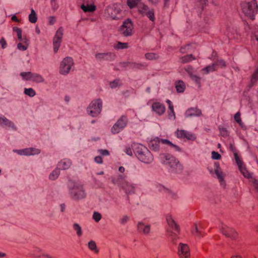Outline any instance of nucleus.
Wrapping results in <instances>:
<instances>
[{"instance_id":"obj_22","label":"nucleus","mask_w":258,"mask_h":258,"mask_svg":"<svg viewBox=\"0 0 258 258\" xmlns=\"http://www.w3.org/2000/svg\"><path fill=\"white\" fill-rule=\"evenodd\" d=\"M121 186L126 194H132L135 193V186L133 184L125 181L122 183Z\"/></svg>"},{"instance_id":"obj_42","label":"nucleus","mask_w":258,"mask_h":258,"mask_svg":"<svg viewBox=\"0 0 258 258\" xmlns=\"http://www.w3.org/2000/svg\"><path fill=\"white\" fill-rule=\"evenodd\" d=\"M32 75V73L31 72H22L20 73V76L23 80L25 81H31Z\"/></svg>"},{"instance_id":"obj_39","label":"nucleus","mask_w":258,"mask_h":258,"mask_svg":"<svg viewBox=\"0 0 258 258\" xmlns=\"http://www.w3.org/2000/svg\"><path fill=\"white\" fill-rule=\"evenodd\" d=\"M114 47L116 49H126L128 47V45L127 43H123L120 41H118L117 43L114 45Z\"/></svg>"},{"instance_id":"obj_50","label":"nucleus","mask_w":258,"mask_h":258,"mask_svg":"<svg viewBox=\"0 0 258 258\" xmlns=\"http://www.w3.org/2000/svg\"><path fill=\"white\" fill-rule=\"evenodd\" d=\"M219 130L220 131L221 135L223 137L225 138V137H228L229 136V133H228L227 130L226 128L223 127L219 126Z\"/></svg>"},{"instance_id":"obj_32","label":"nucleus","mask_w":258,"mask_h":258,"mask_svg":"<svg viewBox=\"0 0 258 258\" xmlns=\"http://www.w3.org/2000/svg\"><path fill=\"white\" fill-rule=\"evenodd\" d=\"M160 143H161L163 144H166L168 146L174 148L175 151H180L181 149L178 146L173 144L170 141L167 140V139H160Z\"/></svg>"},{"instance_id":"obj_18","label":"nucleus","mask_w":258,"mask_h":258,"mask_svg":"<svg viewBox=\"0 0 258 258\" xmlns=\"http://www.w3.org/2000/svg\"><path fill=\"white\" fill-rule=\"evenodd\" d=\"M72 163V161L70 159L65 158L58 162L57 168L59 170H66L71 167Z\"/></svg>"},{"instance_id":"obj_61","label":"nucleus","mask_w":258,"mask_h":258,"mask_svg":"<svg viewBox=\"0 0 258 258\" xmlns=\"http://www.w3.org/2000/svg\"><path fill=\"white\" fill-rule=\"evenodd\" d=\"M98 152L102 156H108L109 155V152L106 149H99Z\"/></svg>"},{"instance_id":"obj_28","label":"nucleus","mask_w":258,"mask_h":258,"mask_svg":"<svg viewBox=\"0 0 258 258\" xmlns=\"http://www.w3.org/2000/svg\"><path fill=\"white\" fill-rule=\"evenodd\" d=\"M81 8L85 12H93L96 10V7L94 4L87 5L85 6L83 4L81 6Z\"/></svg>"},{"instance_id":"obj_46","label":"nucleus","mask_w":258,"mask_h":258,"mask_svg":"<svg viewBox=\"0 0 258 258\" xmlns=\"http://www.w3.org/2000/svg\"><path fill=\"white\" fill-rule=\"evenodd\" d=\"M24 93L31 97H34L36 95L35 90L31 88H25L24 89Z\"/></svg>"},{"instance_id":"obj_6","label":"nucleus","mask_w":258,"mask_h":258,"mask_svg":"<svg viewBox=\"0 0 258 258\" xmlns=\"http://www.w3.org/2000/svg\"><path fill=\"white\" fill-rule=\"evenodd\" d=\"M128 119L127 115H121L111 128L112 134H117L123 131L127 126Z\"/></svg>"},{"instance_id":"obj_3","label":"nucleus","mask_w":258,"mask_h":258,"mask_svg":"<svg viewBox=\"0 0 258 258\" xmlns=\"http://www.w3.org/2000/svg\"><path fill=\"white\" fill-rule=\"evenodd\" d=\"M67 186L72 199L79 201L86 197V193L82 184L69 180Z\"/></svg>"},{"instance_id":"obj_36","label":"nucleus","mask_w":258,"mask_h":258,"mask_svg":"<svg viewBox=\"0 0 258 258\" xmlns=\"http://www.w3.org/2000/svg\"><path fill=\"white\" fill-rule=\"evenodd\" d=\"M29 21L31 23H35L37 21V16L33 9H31V13L29 15Z\"/></svg>"},{"instance_id":"obj_24","label":"nucleus","mask_w":258,"mask_h":258,"mask_svg":"<svg viewBox=\"0 0 258 258\" xmlns=\"http://www.w3.org/2000/svg\"><path fill=\"white\" fill-rule=\"evenodd\" d=\"M214 170L217 178L219 179V181L221 183L224 181V176L223 175V172L221 171L220 164L219 163H215L214 165Z\"/></svg>"},{"instance_id":"obj_5","label":"nucleus","mask_w":258,"mask_h":258,"mask_svg":"<svg viewBox=\"0 0 258 258\" xmlns=\"http://www.w3.org/2000/svg\"><path fill=\"white\" fill-rule=\"evenodd\" d=\"M102 101L100 99L93 100L87 108V111L92 117L99 115L102 110Z\"/></svg>"},{"instance_id":"obj_52","label":"nucleus","mask_w":258,"mask_h":258,"mask_svg":"<svg viewBox=\"0 0 258 258\" xmlns=\"http://www.w3.org/2000/svg\"><path fill=\"white\" fill-rule=\"evenodd\" d=\"M184 70L188 74L189 77H191L194 75V68L192 67V66L188 65L186 68H184Z\"/></svg>"},{"instance_id":"obj_58","label":"nucleus","mask_w":258,"mask_h":258,"mask_svg":"<svg viewBox=\"0 0 258 258\" xmlns=\"http://www.w3.org/2000/svg\"><path fill=\"white\" fill-rule=\"evenodd\" d=\"M212 158L215 160H220L221 158V156L218 152L213 151L212 152Z\"/></svg>"},{"instance_id":"obj_49","label":"nucleus","mask_w":258,"mask_h":258,"mask_svg":"<svg viewBox=\"0 0 258 258\" xmlns=\"http://www.w3.org/2000/svg\"><path fill=\"white\" fill-rule=\"evenodd\" d=\"M234 118L235 121L237 122L241 127H243V123L240 117V113L239 112H237L234 115Z\"/></svg>"},{"instance_id":"obj_15","label":"nucleus","mask_w":258,"mask_h":258,"mask_svg":"<svg viewBox=\"0 0 258 258\" xmlns=\"http://www.w3.org/2000/svg\"><path fill=\"white\" fill-rule=\"evenodd\" d=\"M153 111L155 112L158 115H162L165 111V105L158 102H154L152 105Z\"/></svg>"},{"instance_id":"obj_10","label":"nucleus","mask_w":258,"mask_h":258,"mask_svg":"<svg viewBox=\"0 0 258 258\" xmlns=\"http://www.w3.org/2000/svg\"><path fill=\"white\" fill-rule=\"evenodd\" d=\"M63 30L62 27L59 28L56 32L53 39V51L56 53L60 47L62 41Z\"/></svg>"},{"instance_id":"obj_17","label":"nucleus","mask_w":258,"mask_h":258,"mask_svg":"<svg viewBox=\"0 0 258 258\" xmlns=\"http://www.w3.org/2000/svg\"><path fill=\"white\" fill-rule=\"evenodd\" d=\"M202 115V111L198 107H191L185 112L186 117L200 116Z\"/></svg>"},{"instance_id":"obj_48","label":"nucleus","mask_w":258,"mask_h":258,"mask_svg":"<svg viewBox=\"0 0 258 258\" xmlns=\"http://www.w3.org/2000/svg\"><path fill=\"white\" fill-rule=\"evenodd\" d=\"M121 85L120 80L118 79H115L109 83V86L111 88H115L118 86H121Z\"/></svg>"},{"instance_id":"obj_45","label":"nucleus","mask_w":258,"mask_h":258,"mask_svg":"<svg viewBox=\"0 0 258 258\" xmlns=\"http://www.w3.org/2000/svg\"><path fill=\"white\" fill-rule=\"evenodd\" d=\"M150 21L154 22L155 20L154 11L153 9L149 10L148 12L145 14Z\"/></svg>"},{"instance_id":"obj_47","label":"nucleus","mask_w":258,"mask_h":258,"mask_svg":"<svg viewBox=\"0 0 258 258\" xmlns=\"http://www.w3.org/2000/svg\"><path fill=\"white\" fill-rule=\"evenodd\" d=\"M73 229L76 231L78 236L80 237L82 235V230L81 226L77 223L73 224Z\"/></svg>"},{"instance_id":"obj_21","label":"nucleus","mask_w":258,"mask_h":258,"mask_svg":"<svg viewBox=\"0 0 258 258\" xmlns=\"http://www.w3.org/2000/svg\"><path fill=\"white\" fill-rule=\"evenodd\" d=\"M196 44L190 43L185 45L181 46L179 48V52L182 54L187 53L192 49H195L196 48Z\"/></svg>"},{"instance_id":"obj_44","label":"nucleus","mask_w":258,"mask_h":258,"mask_svg":"<svg viewBox=\"0 0 258 258\" xmlns=\"http://www.w3.org/2000/svg\"><path fill=\"white\" fill-rule=\"evenodd\" d=\"M216 70V69L215 67L214 63H213L212 65L208 66L205 68L203 69L202 71L205 72V73L208 74L210 72H214Z\"/></svg>"},{"instance_id":"obj_34","label":"nucleus","mask_w":258,"mask_h":258,"mask_svg":"<svg viewBox=\"0 0 258 258\" xmlns=\"http://www.w3.org/2000/svg\"><path fill=\"white\" fill-rule=\"evenodd\" d=\"M241 173L243 174V175L247 178H250L251 175L248 172L247 170L245 165L243 163L240 165V167H238Z\"/></svg>"},{"instance_id":"obj_23","label":"nucleus","mask_w":258,"mask_h":258,"mask_svg":"<svg viewBox=\"0 0 258 258\" xmlns=\"http://www.w3.org/2000/svg\"><path fill=\"white\" fill-rule=\"evenodd\" d=\"M196 59L197 57L192 54H186L179 58V61L182 63H189Z\"/></svg>"},{"instance_id":"obj_51","label":"nucleus","mask_w":258,"mask_h":258,"mask_svg":"<svg viewBox=\"0 0 258 258\" xmlns=\"http://www.w3.org/2000/svg\"><path fill=\"white\" fill-rule=\"evenodd\" d=\"M215 67L216 68V66H219L221 68H225L226 66V62L223 59H219L213 63Z\"/></svg>"},{"instance_id":"obj_56","label":"nucleus","mask_w":258,"mask_h":258,"mask_svg":"<svg viewBox=\"0 0 258 258\" xmlns=\"http://www.w3.org/2000/svg\"><path fill=\"white\" fill-rule=\"evenodd\" d=\"M234 156L237 165H238V167H240V165L243 163L242 160L240 159L237 153H235Z\"/></svg>"},{"instance_id":"obj_9","label":"nucleus","mask_w":258,"mask_h":258,"mask_svg":"<svg viewBox=\"0 0 258 258\" xmlns=\"http://www.w3.org/2000/svg\"><path fill=\"white\" fill-rule=\"evenodd\" d=\"M133 24L131 19H127L123 22L120 28V33L125 37L133 35Z\"/></svg>"},{"instance_id":"obj_53","label":"nucleus","mask_w":258,"mask_h":258,"mask_svg":"<svg viewBox=\"0 0 258 258\" xmlns=\"http://www.w3.org/2000/svg\"><path fill=\"white\" fill-rule=\"evenodd\" d=\"M190 79L194 81L197 84H198L199 87H201V79L200 77H199V76H197V75H193L192 76H191V77H190Z\"/></svg>"},{"instance_id":"obj_33","label":"nucleus","mask_w":258,"mask_h":258,"mask_svg":"<svg viewBox=\"0 0 258 258\" xmlns=\"http://www.w3.org/2000/svg\"><path fill=\"white\" fill-rule=\"evenodd\" d=\"M241 173L243 174V175L247 178H250L251 175L248 172L247 170L245 165L243 163L240 165V167H238Z\"/></svg>"},{"instance_id":"obj_1","label":"nucleus","mask_w":258,"mask_h":258,"mask_svg":"<svg viewBox=\"0 0 258 258\" xmlns=\"http://www.w3.org/2000/svg\"><path fill=\"white\" fill-rule=\"evenodd\" d=\"M131 146L136 156L140 161L145 164H150L153 161V155L147 147L135 143H133Z\"/></svg>"},{"instance_id":"obj_7","label":"nucleus","mask_w":258,"mask_h":258,"mask_svg":"<svg viewBox=\"0 0 258 258\" xmlns=\"http://www.w3.org/2000/svg\"><path fill=\"white\" fill-rule=\"evenodd\" d=\"M166 221L170 227V229L167 230V232L169 235L174 236V238L175 239L180 232L179 226L170 215L166 216Z\"/></svg>"},{"instance_id":"obj_64","label":"nucleus","mask_w":258,"mask_h":258,"mask_svg":"<svg viewBox=\"0 0 258 258\" xmlns=\"http://www.w3.org/2000/svg\"><path fill=\"white\" fill-rule=\"evenodd\" d=\"M0 44L1 45L3 49H5L7 47V43L4 38H2L0 39Z\"/></svg>"},{"instance_id":"obj_4","label":"nucleus","mask_w":258,"mask_h":258,"mask_svg":"<svg viewBox=\"0 0 258 258\" xmlns=\"http://www.w3.org/2000/svg\"><path fill=\"white\" fill-rule=\"evenodd\" d=\"M243 13L251 20L255 19V15L258 12V6L256 0L250 2H243L241 4Z\"/></svg>"},{"instance_id":"obj_11","label":"nucleus","mask_w":258,"mask_h":258,"mask_svg":"<svg viewBox=\"0 0 258 258\" xmlns=\"http://www.w3.org/2000/svg\"><path fill=\"white\" fill-rule=\"evenodd\" d=\"M178 254L180 258H190V253L188 245L179 243L178 246Z\"/></svg>"},{"instance_id":"obj_29","label":"nucleus","mask_w":258,"mask_h":258,"mask_svg":"<svg viewBox=\"0 0 258 258\" xmlns=\"http://www.w3.org/2000/svg\"><path fill=\"white\" fill-rule=\"evenodd\" d=\"M192 233L197 236H204L203 228L201 226H198L197 224H195V228L192 230Z\"/></svg>"},{"instance_id":"obj_55","label":"nucleus","mask_w":258,"mask_h":258,"mask_svg":"<svg viewBox=\"0 0 258 258\" xmlns=\"http://www.w3.org/2000/svg\"><path fill=\"white\" fill-rule=\"evenodd\" d=\"M102 215L98 212H94L93 214V219L96 222H98L101 219Z\"/></svg>"},{"instance_id":"obj_43","label":"nucleus","mask_w":258,"mask_h":258,"mask_svg":"<svg viewBox=\"0 0 258 258\" xmlns=\"http://www.w3.org/2000/svg\"><path fill=\"white\" fill-rule=\"evenodd\" d=\"M130 64L132 69L138 70L144 69L146 67L145 64L141 63L132 62L130 63Z\"/></svg>"},{"instance_id":"obj_30","label":"nucleus","mask_w":258,"mask_h":258,"mask_svg":"<svg viewBox=\"0 0 258 258\" xmlns=\"http://www.w3.org/2000/svg\"><path fill=\"white\" fill-rule=\"evenodd\" d=\"M31 81L36 83H43L44 79L41 75L32 73Z\"/></svg>"},{"instance_id":"obj_26","label":"nucleus","mask_w":258,"mask_h":258,"mask_svg":"<svg viewBox=\"0 0 258 258\" xmlns=\"http://www.w3.org/2000/svg\"><path fill=\"white\" fill-rule=\"evenodd\" d=\"M24 155L29 156L39 154L40 153V150L34 148H29L24 149Z\"/></svg>"},{"instance_id":"obj_27","label":"nucleus","mask_w":258,"mask_h":258,"mask_svg":"<svg viewBox=\"0 0 258 258\" xmlns=\"http://www.w3.org/2000/svg\"><path fill=\"white\" fill-rule=\"evenodd\" d=\"M138 9L139 13L143 16H145V14L149 11L148 6L143 3L138 5Z\"/></svg>"},{"instance_id":"obj_57","label":"nucleus","mask_w":258,"mask_h":258,"mask_svg":"<svg viewBox=\"0 0 258 258\" xmlns=\"http://www.w3.org/2000/svg\"><path fill=\"white\" fill-rule=\"evenodd\" d=\"M28 47V45L25 44H23L21 42L17 44V48L20 50L24 51L26 50Z\"/></svg>"},{"instance_id":"obj_37","label":"nucleus","mask_w":258,"mask_h":258,"mask_svg":"<svg viewBox=\"0 0 258 258\" xmlns=\"http://www.w3.org/2000/svg\"><path fill=\"white\" fill-rule=\"evenodd\" d=\"M60 174V171L59 169L57 168L52 171L49 174V178L50 180H54L56 179Z\"/></svg>"},{"instance_id":"obj_38","label":"nucleus","mask_w":258,"mask_h":258,"mask_svg":"<svg viewBox=\"0 0 258 258\" xmlns=\"http://www.w3.org/2000/svg\"><path fill=\"white\" fill-rule=\"evenodd\" d=\"M141 0H127V5L131 9H132L135 7H136Z\"/></svg>"},{"instance_id":"obj_16","label":"nucleus","mask_w":258,"mask_h":258,"mask_svg":"<svg viewBox=\"0 0 258 258\" xmlns=\"http://www.w3.org/2000/svg\"><path fill=\"white\" fill-rule=\"evenodd\" d=\"M137 228L139 233L147 235L150 233L151 226L149 224H146L143 222H139Z\"/></svg>"},{"instance_id":"obj_12","label":"nucleus","mask_w":258,"mask_h":258,"mask_svg":"<svg viewBox=\"0 0 258 258\" xmlns=\"http://www.w3.org/2000/svg\"><path fill=\"white\" fill-rule=\"evenodd\" d=\"M176 135L178 139L187 140L194 141L196 137L194 134L183 130H177L176 132Z\"/></svg>"},{"instance_id":"obj_40","label":"nucleus","mask_w":258,"mask_h":258,"mask_svg":"<svg viewBox=\"0 0 258 258\" xmlns=\"http://www.w3.org/2000/svg\"><path fill=\"white\" fill-rule=\"evenodd\" d=\"M257 81H258V65L252 74L250 80L251 83L252 84H255Z\"/></svg>"},{"instance_id":"obj_63","label":"nucleus","mask_w":258,"mask_h":258,"mask_svg":"<svg viewBox=\"0 0 258 258\" xmlns=\"http://www.w3.org/2000/svg\"><path fill=\"white\" fill-rule=\"evenodd\" d=\"M168 118L170 119H173L174 120L176 118L175 117V113L174 111H168Z\"/></svg>"},{"instance_id":"obj_2","label":"nucleus","mask_w":258,"mask_h":258,"mask_svg":"<svg viewBox=\"0 0 258 258\" xmlns=\"http://www.w3.org/2000/svg\"><path fill=\"white\" fill-rule=\"evenodd\" d=\"M161 163L169 167L172 171L175 173H181L183 166L179 160L174 156L168 153H161L159 155Z\"/></svg>"},{"instance_id":"obj_60","label":"nucleus","mask_w":258,"mask_h":258,"mask_svg":"<svg viewBox=\"0 0 258 258\" xmlns=\"http://www.w3.org/2000/svg\"><path fill=\"white\" fill-rule=\"evenodd\" d=\"M251 182L253 184V186L256 191L258 192V179H256L255 178H252Z\"/></svg>"},{"instance_id":"obj_41","label":"nucleus","mask_w":258,"mask_h":258,"mask_svg":"<svg viewBox=\"0 0 258 258\" xmlns=\"http://www.w3.org/2000/svg\"><path fill=\"white\" fill-rule=\"evenodd\" d=\"M145 58L148 60H156L159 58L157 54L153 52L146 53L145 55Z\"/></svg>"},{"instance_id":"obj_13","label":"nucleus","mask_w":258,"mask_h":258,"mask_svg":"<svg viewBox=\"0 0 258 258\" xmlns=\"http://www.w3.org/2000/svg\"><path fill=\"white\" fill-rule=\"evenodd\" d=\"M221 231L222 234L227 237L235 239L237 236V233L235 230L226 225L222 224Z\"/></svg>"},{"instance_id":"obj_31","label":"nucleus","mask_w":258,"mask_h":258,"mask_svg":"<svg viewBox=\"0 0 258 258\" xmlns=\"http://www.w3.org/2000/svg\"><path fill=\"white\" fill-rule=\"evenodd\" d=\"M160 143H161L163 144H166L168 146L174 148L175 151H180L181 149L178 146L173 144L170 141L167 140V139H160Z\"/></svg>"},{"instance_id":"obj_8","label":"nucleus","mask_w":258,"mask_h":258,"mask_svg":"<svg viewBox=\"0 0 258 258\" xmlns=\"http://www.w3.org/2000/svg\"><path fill=\"white\" fill-rule=\"evenodd\" d=\"M74 65V61L72 57H66L61 61L60 65V74L66 75L69 74L72 67Z\"/></svg>"},{"instance_id":"obj_14","label":"nucleus","mask_w":258,"mask_h":258,"mask_svg":"<svg viewBox=\"0 0 258 258\" xmlns=\"http://www.w3.org/2000/svg\"><path fill=\"white\" fill-rule=\"evenodd\" d=\"M116 57L115 54L113 52H106V53H98L95 55V57L97 59L99 60H113Z\"/></svg>"},{"instance_id":"obj_19","label":"nucleus","mask_w":258,"mask_h":258,"mask_svg":"<svg viewBox=\"0 0 258 258\" xmlns=\"http://www.w3.org/2000/svg\"><path fill=\"white\" fill-rule=\"evenodd\" d=\"M0 124L2 126H7L12 128L14 130H17V127L14 123L4 116H0Z\"/></svg>"},{"instance_id":"obj_35","label":"nucleus","mask_w":258,"mask_h":258,"mask_svg":"<svg viewBox=\"0 0 258 258\" xmlns=\"http://www.w3.org/2000/svg\"><path fill=\"white\" fill-rule=\"evenodd\" d=\"M159 190L161 191L163 190L165 192L167 193L171 198L176 199L177 198V195L176 194L173 192L170 189H167L163 186H160Z\"/></svg>"},{"instance_id":"obj_54","label":"nucleus","mask_w":258,"mask_h":258,"mask_svg":"<svg viewBox=\"0 0 258 258\" xmlns=\"http://www.w3.org/2000/svg\"><path fill=\"white\" fill-rule=\"evenodd\" d=\"M88 247L91 250H95L96 252H98V250H96V244L95 242L93 240H91L89 242Z\"/></svg>"},{"instance_id":"obj_59","label":"nucleus","mask_w":258,"mask_h":258,"mask_svg":"<svg viewBox=\"0 0 258 258\" xmlns=\"http://www.w3.org/2000/svg\"><path fill=\"white\" fill-rule=\"evenodd\" d=\"M198 1L202 10L208 5V0H198Z\"/></svg>"},{"instance_id":"obj_20","label":"nucleus","mask_w":258,"mask_h":258,"mask_svg":"<svg viewBox=\"0 0 258 258\" xmlns=\"http://www.w3.org/2000/svg\"><path fill=\"white\" fill-rule=\"evenodd\" d=\"M160 139L156 137L149 142V147L152 150L157 151L159 150Z\"/></svg>"},{"instance_id":"obj_25","label":"nucleus","mask_w":258,"mask_h":258,"mask_svg":"<svg viewBox=\"0 0 258 258\" xmlns=\"http://www.w3.org/2000/svg\"><path fill=\"white\" fill-rule=\"evenodd\" d=\"M176 91L178 93H183L185 89V85L184 82L182 80H178L175 81L174 83Z\"/></svg>"},{"instance_id":"obj_62","label":"nucleus","mask_w":258,"mask_h":258,"mask_svg":"<svg viewBox=\"0 0 258 258\" xmlns=\"http://www.w3.org/2000/svg\"><path fill=\"white\" fill-rule=\"evenodd\" d=\"M35 256L36 257V258H54V257L51 256L49 254L44 253L39 255L35 254Z\"/></svg>"}]
</instances>
